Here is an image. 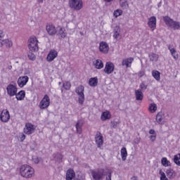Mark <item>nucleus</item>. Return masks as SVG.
I'll return each instance as SVG.
<instances>
[{"mask_svg": "<svg viewBox=\"0 0 180 180\" xmlns=\"http://www.w3.org/2000/svg\"><path fill=\"white\" fill-rule=\"evenodd\" d=\"M20 174L22 178H32L34 175V169L27 165H22L20 168Z\"/></svg>", "mask_w": 180, "mask_h": 180, "instance_id": "1", "label": "nucleus"}, {"mask_svg": "<svg viewBox=\"0 0 180 180\" xmlns=\"http://www.w3.org/2000/svg\"><path fill=\"white\" fill-rule=\"evenodd\" d=\"M163 21L167 27H170V29H173V30H179L180 22L173 20L172 18L169 16H164Z\"/></svg>", "mask_w": 180, "mask_h": 180, "instance_id": "2", "label": "nucleus"}, {"mask_svg": "<svg viewBox=\"0 0 180 180\" xmlns=\"http://www.w3.org/2000/svg\"><path fill=\"white\" fill-rule=\"evenodd\" d=\"M28 49L30 51H37L39 50V40L36 37H31L29 39Z\"/></svg>", "mask_w": 180, "mask_h": 180, "instance_id": "3", "label": "nucleus"}, {"mask_svg": "<svg viewBox=\"0 0 180 180\" xmlns=\"http://www.w3.org/2000/svg\"><path fill=\"white\" fill-rule=\"evenodd\" d=\"M84 91H85V87L82 85H79L75 89V92L78 95V102L79 105H84V102H85V94H84Z\"/></svg>", "mask_w": 180, "mask_h": 180, "instance_id": "4", "label": "nucleus"}, {"mask_svg": "<svg viewBox=\"0 0 180 180\" xmlns=\"http://www.w3.org/2000/svg\"><path fill=\"white\" fill-rule=\"evenodd\" d=\"M69 6L74 11H81L84 7V1L82 0H70Z\"/></svg>", "mask_w": 180, "mask_h": 180, "instance_id": "5", "label": "nucleus"}, {"mask_svg": "<svg viewBox=\"0 0 180 180\" xmlns=\"http://www.w3.org/2000/svg\"><path fill=\"white\" fill-rule=\"evenodd\" d=\"M50 106V96L45 94L39 104V109H47Z\"/></svg>", "mask_w": 180, "mask_h": 180, "instance_id": "6", "label": "nucleus"}, {"mask_svg": "<svg viewBox=\"0 0 180 180\" xmlns=\"http://www.w3.org/2000/svg\"><path fill=\"white\" fill-rule=\"evenodd\" d=\"M7 94L9 96H15L18 93V85L16 83L10 84L6 87Z\"/></svg>", "mask_w": 180, "mask_h": 180, "instance_id": "7", "label": "nucleus"}, {"mask_svg": "<svg viewBox=\"0 0 180 180\" xmlns=\"http://www.w3.org/2000/svg\"><path fill=\"white\" fill-rule=\"evenodd\" d=\"M35 130H36V127H34L33 124L30 122H27L25 124L23 131L25 134H27V136H30V134H33V133H34Z\"/></svg>", "mask_w": 180, "mask_h": 180, "instance_id": "8", "label": "nucleus"}, {"mask_svg": "<svg viewBox=\"0 0 180 180\" xmlns=\"http://www.w3.org/2000/svg\"><path fill=\"white\" fill-rule=\"evenodd\" d=\"M105 172L104 169H98L97 170L91 171V176L95 180H101L103 178V173Z\"/></svg>", "mask_w": 180, "mask_h": 180, "instance_id": "9", "label": "nucleus"}, {"mask_svg": "<svg viewBox=\"0 0 180 180\" xmlns=\"http://www.w3.org/2000/svg\"><path fill=\"white\" fill-rule=\"evenodd\" d=\"M148 26L152 32L157 29V18L155 16H151L148 19Z\"/></svg>", "mask_w": 180, "mask_h": 180, "instance_id": "10", "label": "nucleus"}, {"mask_svg": "<svg viewBox=\"0 0 180 180\" xmlns=\"http://www.w3.org/2000/svg\"><path fill=\"white\" fill-rule=\"evenodd\" d=\"M46 30L49 36H54L57 34V28H56V25L52 23L46 25Z\"/></svg>", "mask_w": 180, "mask_h": 180, "instance_id": "11", "label": "nucleus"}, {"mask_svg": "<svg viewBox=\"0 0 180 180\" xmlns=\"http://www.w3.org/2000/svg\"><path fill=\"white\" fill-rule=\"evenodd\" d=\"M96 144L97 145L98 148H101L103 146V136L101 131H97L95 136Z\"/></svg>", "mask_w": 180, "mask_h": 180, "instance_id": "12", "label": "nucleus"}, {"mask_svg": "<svg viewBox=\"0 0 180 180\" xmlns=\"http://www.w3.org/2000/svg\"><path fill=\"white\" fill-rule=\"evenodd\" d=\"M0 119L4 123H7V122H9V120L11 119L9 111H8V110H3L0 115Z\"/></svg>", "mask_w": 180, "mask_h": 180, "instance_id": "13", "label": "nucleus"}, {"mask_svg": "<svg viewBox=\"0 0 180 180\" xmlns=\"http://www.w3.org/2000/svg\"><path fill=\"white\" fill-rule=\"evenodd\" d=\"M29 82V77L27 76H21L18 78L17 84L20 88H23Z\"/></svg>", "mask_w": 180, "mask_h": 180, "instance_id": "14", "label": "nucleus"}, {"mask_svg": "<svg viewBox=\"0 0 180 180\" xmlns=\"http://www.w3.org/2000/svg\"><path fill=\"white\" fill-rule=\"evenodd\" d=\"M99 51L103 54L109 53V45L105 41H101L99 44Z\"/></svg>", "mask_w": 180, "mask_h": 180, "instance_id": "15", "label": "nucleus"}, {"mask_svg": "<svg viewBox=\"0 0 180 180\" xmlns=\"http://www.w3.org/2000/svg\"><path fill=\"white\" fill-rule=\"evenodd\" d=\"M57 56H58V53L57 52V51L52 49L49 51L46 57V60L49 62L53 61V60L57 58Z\"/></svg>", "mask_w": 180, "mask_h": 180, "instance_id": "16", "label": "nucleus"}, {"mask_svg": "<svg viewBox=\"0 0 180 180\" xmlns=\"http://www.w3.org/2000/svg\"><path fill=\"white\" fill-rule=\"evenodd\" d=\"M134 61V58L130 57L122 60V67H126L127 68H130L131 67V63Z\"/></svg>", "mask_w": 180, "mask_h": 180, "instance_id": "17", "label": "nucleus"}, {"mask_svg": "<svg viewBox=\"0 0 180 180\" xmlns=\"http://www.w3.org/2000/svg\"><path fill=\"white\" fill-rule=\"evenodd\" d=\"M112 118V114H110V111L105 110L102 112L101 119L102 122H105V120H109Z\"/></svg>", "mask_w": 180, "mask_h": 180, "instance_id": "18", "label": "nucleus"}, {"mask_svg": "<svg viewBox=\"0 0 180 180\" xmlns=\"http://www.w3.org/2000/svg\"><path fill=\"white\" fill-rule=\"evenodd\" d=\"M168 49L169 50L171 56L173 57V58H174V60H177L178 52L176 51L175 46H174V45H169Z\"/></svg>", "mask_w": 180, "mask_h": 180, "instance_id": "19", "label": "nucleus"}, {"mask_svg": "<svg viewBox=\"0 0 180 180\" xmlns=\"http://www.w3.org/2000/svg\"><path fill=\"white\" fill-rule=\"evenodd\" d=\"M148 58L150 61H151L153 64H155L157 61H158V58H160V56L155 53H150L148 54Z\"/></svg>", "mask_w": 180, "mask_h": 180, "instance_id": "20", "label": "nucleus"}, {"mask_svg": "<svg viewBox=\"0 0 180 180\" xmlns=\"http://www.w3.org/2000/svg\"><path fill=\"white\" fill-rule=\"evenodd\" d=\"M166 175L169 179H174L176 176V173L173 169L169 168L166 170Z\"/></svg>", "mask_w": 180, "mask_h": 180, "instance_id": "21", "label": "nucleus"}, {"mask_svg": "<svg viewBox=\"0 0 180 180\" xmlns=\"http://www.w3.org/2000/svg\"><path fill=\"white\" fill-rule=\"evenodd\" d=\"M84 125V120H79L76 124V130L78 134H81L82 133V126Z\"/></svg>", "mask_w": 180, "mask_h": 180, "instance_id": "22", "label": "nucleus"}, {"mask_svg": "<svg viewBox=\"0 0 180 180\" xmlns=\"http://www.w3.org/2000/svg\"><path fill=\"white\" fill-rule=\"evenodd\" d=\"M135 98L136 101H143L144 99V94L141 90H135Z\"/></svg>", "mask_w": 180, "mask_h": 180, "instance_id": "23", "label": "nucleus"}, {"mask_svg": "<svg viewBox=\"0 0 180 180\" xmlns=\"http://www.w3.org/2000/svg\"><path fill=\"white\" fill-rule=\"evenodd\" d=\"M99 80L98 79V77H91L89 80V86H92L95 88L98 85Z\"/></svg>", "mask_w": 180, "mask_h": 180, "instance_id": "24", "label": "nucleus"}, {"mask_svg": "<svg viewBox=\"0 0 180 180\" xmlns=\"http://www.w3.org/2000/svg\"><path fill=\"white\" fill-rule=\"evenodd\" d=\"M15 96L17 101H23L26 96V92H25L23 90H21L18 93H16Z\"/></svg>", "mask_w": 180, "mask_h": 180, "instance_id": "25", "label": "nucleus"}, {"mask_svg": "<svg viewBox=\"0 0 180 180\" xmlns=\"http://www.w3.org/2000/svg\"><path fill=\"white\" fill-rule=\"evenodd\" d=\"M58 36H60L62 39L67 37V32L65 29L63 27H60L59 29L57 30V32Z\"/></svg>", "mask_w": 180, "mask_h": 180, "instance_id": "26", "label": "nucleus"}, {"mask_svg": "<svg viewBox=\"0 0 180 180\" xmlns=\"http://www.w3.org/2000/svg\"><path fill=\"white\" fill-rule=\"evenodd\" d=\"M75 177V172L72 169H69L66 173V180H72Z\"/></svg>", "mask_w": 180, "mask_h": 180, "instance_id": "27", "label": "nucleus"}, {"mask_svg": "<svg viewBox=\"0 0 180 180\" xmlns=\"http://www.w3.org/2000/svg\"><path fill=\"white\" fill-rule=\"evenodd\" d=\"M113 32H114V34L112 37H114V39H119L120 36V26L116 25L114 27Z\"/></svg>", "mask_w": 180, "mask_h": 180, "instance_id": "28", "label": "nucleus"}, {"mask_svg": "<svg viewBox=\"0 0 180 180\" xmlns=\"http://www.w3.org/2000/svg\"><path fill=\"white\" fill-rule=\"evenodd\" d=\"M3 44L6 49H11L13 46V42L10 39H3Z\"/></svg>", "mask_w": 180, "mask_h": 180, "instance_id": "29", "label": "nucleus"}, {"mask_svg": "<svg viewBox=\"0 0 180 180\" xmlns=\"http://www.w3.org/2000/svg\"><path fill=\"white\" fill-rule=\"evenodd\" d=\"M120 153L122 161H126L127 160V149L124 147L121 149Z\"/></svg>", "mask_w": 180, "mask_h": 180, "instance_id": "30", "label": "nucleus"}, {"mask_svg": "<svg viewBox=\"0 0 180 180\" xmlns=\"http://www.w3.org/2000/svg\"><path fill=\"white\" fill-rule=\"evenodd\" d=\"M157 109H158L157 104L152 103L149 105L148 110L150 113H155V112H157Z\"/></svg>", "mask_w": 180, "mask_h": 180, "instance_id": "31", "label": "nucleus"}, {"mask_svg": "<svg viewBox=\"0 0 180 180\" xmlns=\"http://www.w3.org/2000/svg\"><path fill=\"white\" fill-rule=\"evenodd\" d=\"M161 164H162V165H163V167H165L172 166L171 162L169 160H168V159L167 158H162Z\"/></svg>", "mask_w": 180, "mask_h": 180, "instance_id": "32", "label": "nucleus"}, {"mask_svg": "<svg viewBox=\"0 0 180 180\" xmlns=\"http://www.w3.org/2000/svg\"><path fill=\"white\" fill-rule=\"evenodd\" d=\"M153 77L156 79V81H160L161 79V73L158 70H153L152 72Z\"/></svg>", "mask_w": 180, "mask_h": 180, "instance_id": "33", "label": "nucleus"}, {"mask_svg": "<svg viewBox=\"0 0 180 180\" xmlns=\"http://www.w3.org/2000/svg\"><path fill=\"white\" fill-rule=\"evenodd\" d=\"M164 119V114L162 112H158L156 115V122L161 124L162 123V120Z\"/></svg>", "mask_w": 180, "mask_h": 180, "instance_id": "34", "label": "nucleus"}, {"mask_svg": "<svg viewBox=\"0 0 180 180\" xmlns=\"http://www.w3.org/2000/svg\"><path fill=\"white\" fill-rule=\"evenodd\" d=\"M173 161L177 167H180V153L174 155Z\"/></svg>", "mask_w": 180, "mask_h": 180, "instance_id": "35", "label": "nucleus"}, {"mask_svg": "<svg viewBox=\"0 0 180 180\" xmlns=\"http://www.w3.org/2000/svg\"><path fill=\"white\" fill-rule=\"evenodd\" d=\"M94 64L96 68H103V62H102L100 59L96 60V61L94 62Z\"/></svg>", "mask_w": 180, "mask_h": 180, "instance_id": "36", "label": "nucleus"}, {"mask_svg": "<svg viewBox=\"0 0 180 180\" xmlns=\"http://www.w3.org/2000/svg\"><path fill=\"white\" fill-rule=\"evenodd\" d=\"M120 5L121 8H123V9H127V8H129V4H127V1L126 0H120Z\"/></svg>", "mask_w": 180, "mask_h": 180, "instance_id": "37", "label": "nucleus"}, {"mask_svg": "<svg viewBox=\"0 0 180 180\" xmlns=\"http://www.w3.org/2000/svg\"><path fill=\"white\" fill-rule=\"evenodd\" d=\"M123 14V11L121 9H117L116 11H114V16L115 18H119V16H122Z\"/></svg>", "mask_w": 180, "mask_h": 180, "instance_id": "38", "label": "nucleus"}, {"mask_svg": "<svg viewBox=\"0 0 180 180\" xmlns=\"http://www.w3.org/2000/svg\"><path fill=\"white\" fill-rule=\"evenodd\" d=\"M159 174L160 175V180H168L167 175H165V173L162 169L159 171Z\"/></svg>", "mask_w": 180, "mask_h": 180, "instance_id": "39", "label": "nucleus"}, {"mask_svg": "<svg viewBox=\"0 0 180 180\" xmlns=\"http://www.w3.org/2000/svg\"><path fill=\"white\" fill-rule=\"evenodd\" d=\"M147 84H146V82H143L140 86H139V88H140V91H146L147 89Z\"/></svg>", "mask_w": 180, "mask_h": 180, "instance_id": "40", "label": "nucleus"}, {"mask_svg": "<svg viewBox=\"0 0 180 180\" xmlns=\"http://www.w3.org/2000/svg\"><path fill=\"white\" fill-rule=\"evenodd\" d=\"M63 88L66 90L71 89V83L70 82H66L63 84Z\"/></svg>", "mask_w": 180, "mask_h": 180, "instance_id": "41", "label": "nucleus"}, {"mask_svg": "<svg viewBox=\"0 0 180 180\" xmlns=\"http://www.w3.org/2000/svg\"><path fill=\"white\" fill-rule=\"evenodd\" d=\"M105 68H115V65L112 62H107Z\"/></svg>", "mask_w": 180, "mask_h": 180, "instance_id": "42", "label": "nucleus"}, {"mask_svg": "<svg viewBox=\"0 0 180 180\" xmlns=\"http://www.w3.org/2000/svg\"><path fill=\"white\" fill-rule=\"evenodd\" d=\"M114 70V68H105L103 71L105 72V74H112Z\"/></svg>", "mask_w": 180, "mask_h": 180, "instance_id": "43", "label": "nucleus"}, {"mask_svg": "<svg viewBox=\"0 0 180 180\" xmlns=\"http://www.w3.org/2000/svg\"><path fill=\"white\" fill-rule=\"evenodd\" d=\"M63 156L61 155V153H56L55 155V158H56V160L58 161H61V160H63Z\"/></svg>", "mask_w": 180, "mask_h": 180, "instance_id": "44", "label": "nucleus"}, {"mask_svg": "<svg viewBox=\"0 0 180 180\" xmlns=\"http://www.w3.org/2000/svg\"><path fill=\"white\" fill-rule=\"evenodd\" d=\"M28 58H30V60H34L36 58V56H34V53H32V52H29L28 53Z\"/></svg>", "mask_w": 180, "mask_h": 180, "instance_id": "45", "label": "nucleus"}, {"mask_svg": "<svg viewBox=\"0 0 180 180\" xmlns=\"http://www.w3.org/2000/svg\"><path fill=\"white\" fill-rule=\"evenodd\" d=\"M26 139V135H25V134H22L20 136V141L23 142L25 141V139Z\"/></svg>", "mask_w": 180, "mask_h": 180, "instance_id": "46", "label": "nucleus"}, {"mask_svg": "<svg viewBox=\"0 0 180 180\" xmlns=\"http://www.w3.org/2000/svg\"><path fill=\"white\" fill-rule=\"evenodd\" d=\"M5 37V32L4 30H0V39H4Z\"/></svg>", "mask_w": 180, "mask_h": 180, "instance_id": "47", "label": "nucleus"}, {"mask_svg": "<svg viewBox=\"0 0 180 180\" xmlns=\"http://www.w3.org/2000/svg\"><path fill=\"white\" fill-rule=\"evenodd\" d=\"M117 124H119V122H112V129H116V127H117Z\"/></svg>", "mask_w": 180, "mask_h": 180, "instance_id": "48", "label": "nucleus"}, {"mask_svg": "<svg viewBox=\"0 0 180 180\" xmlns=\"http://www.w3.org/2000/svg\"><path fill=\"white\" fill-rule=\"evenodd\" d=\"M155 139H157V136L155 135H152L150 136V139L151 141H155Z\"/></svg>", "mask_w": 180, "mask_h": 180, "instance_id": "49", "label": "nucleus"}, {"mask_svg": "<svg viewBox=\"0 0 180 180\" xmlns=\"http://www.w3.org/2000/svg\"><path fill=\"white\" fill-rule=\"evenodd\" d=\"M149 134H155V131L154 129L149 130Z\"/></svg>", "mask_w": 180, "mask_h": 180, "instance_id": "50", "label": "nucleus"}, {"mask_svg": "<svg viewBox=\"0 0 180 180\" xmlns=\"http://www.w3.org/2000/svg\"><path fill=\"white\" fill-rule=\"evenodd\" d=\"M0 47H4V39H0Z\"/></svg>", "mask_w": 180, "mask_h": 180, "instance_id": "51", "label": "nucleus"}, {"mask_svg": "<svg viewBox=\"0 0 180 180\" xmlns=\"http://www.w3.org/2000/svg\"><path fill=\"white\" fill-rule=\"evenodd\" d=\"M107 180H112V172H110L108 174V179H107Z\"/></svg>", "mask_w": 180, "mask_h": 180, "instance_id": "52", "label": "nucleus"}, {"mask_svg": "<svg viewBox=\"0 0 180 180\" xmlns=\"http://www.w3.org/2000/svg\"><path fill=\"white\" fill-rule=\"evenodd\" d=\"M144 75V72H141L139 73V77H143Z\"/></svg>", "mask_w": 180, "mask_h": 180, "instance_id": "53", "label": "nucleus"}, {"mask_svg": "<svg viewBox=\"0 0 180 180\" xmlns=\"http://www.w3.org/2000/svg\"><path fill=\"white\" fill-rule=\"evenodd\" d=\"M33 160H34V162H35V164H38L39 159H37V160L33 159Z\"/></svg>", "mask_w": 180, "mask_h": 180, "instance_id": "54", "label": "nucleus"}, {"mask_svg": "<svg viewBox=\"0 0 180 180\" xmlns=\"http://www.w3.org/2000/svg\"><path fill=\"white\" fill-rule=\"evenodd\" d=\"M131 180H137V176H133L131 179Z\"/></svg>", "mask_w": 180, "mask_h": 180, "instance_id": "55", "label": "nucleus"}, {"mask_svg": "<svg viewBox=\"0 0 180 180\" xmlns=\"http://www.w3.org/2000/svg\"><path fill=\"white\" fill-rule=\"evenodd\" d=\"M104 1H105V2L109 3V2H112V1H113V0H104Z\"/></svg>", "mask_w": 180, "mask_h": 180, "instance_id": "56", "label": "nucleus"}, {"mask_svg": "<svg viewBox=\"0 0 180 180\" xmlns=\"http://www.w3.org/2000/svg\"><path fill=\"white\" fill-rule=\"evenodd\" d=\"M37 1H38V2L43 4V0H37Z\"/></svg>", "mask_w": 180, "mask_h": 180, "instance_id": "57", "label": "nucleus"}]
</instances>
